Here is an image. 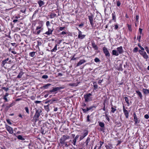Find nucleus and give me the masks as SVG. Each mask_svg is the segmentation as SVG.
<instances>
[{
  "instance_id": "obj_37",
  "label": "nucleus",
  "mask_w": 149,
  "mask_h": 149,
  "mask_svg": "<svg viewBox=\"0 0 149 149\" xmlns=\"http://www.w3.org/2000/svg\"><path fill=\"white\" fill-rule=\"evenodd\" d=\"M42 78L44 79H47L48 78V76L47 75H43L42 76Z\"/></svg>"
},
{
  "instance_id": "obj_11",
  "label": "nucleus",
  "mask_w": 149,
  "mask_h": 149,
  "mask_svg": "<svg viewBox=\"0 0 149 149\" xmlns=\"http://www.w3.org/2000/svg\"><path fill=\"white\" fill-rule=\"evenodd\" d=\"M117 50H118V52L119 54H121L123 52V48L122 46H120L118 47L117 48Z\"/></svg>"
},
{
  "instance_id": "obj_38",
  "label": "nucleus",
  "mask_w": 149,
  "mask_h": 149,
  "mask_svg": "<svg viewBox=\"0 0 149 149\" xmlns=\"http://www.w3.org/2000/svg\"><path fill=\"white\" fill-rule=\"evenodd\" d=\"M25 110L26 111V112L28 113L29 114V109H28V107H25Z\"/></svg>"
},
{
  "instance_id": "obj_43",
  "label": "nucleus",
  "mask_w": 149,
  "mask_h": 149,
  "mask_svg": "<svg viewBox=\"0 0 149 149\" xmlns=\"http://www.w3.org/2000/svg\"><path fill=\"white\" fill-rule=\"evenodd\" d=\"M51 33H50L49 32L47 31L45 33H44V34H47V35H50L51 34H52Z\"/></svg>"
},
{
  "instance_id": "obj_7",
  "label": "nucleus",
  "mask_w": 149,
  "mask_h": 149,
  "mask_svg": "<svg viewBox=\"0 0 149 149\" xmlns=\"http://www.w3.org/2000/svg\"><path fill=\"white\" fill-rule=\"evenodd\" d=\"M85 35L82 34L81 31L79 30L78 37L79 38L82 39L85 37Z\"/></svg>"
},
{
  "instance_id": "obj_32",
  "label": "nucleus",
  "mask_w": 149,
  "mask_h": 149,
  "mask_svg": "<svg viewBox=\"0 0 149 149\" xmlns=\"http://www.w3.org/2000/svg\"><path fill=\"white\" fill-rule=\"evenodd\" d=\"M48 29V31L50 33H52V32L53 31L54 29H52L50 28L49 27H47Z\"/></svg>"
},
{
  "instance_id": "obj_34",
  "label": "nucleus",
  "mask_w": 149,
  "mask_h": 149,
  "mask_svg": "<svg viewBox=\"0 0 149 149\" xmlns=\"http://www.w3.org/2000/svg\"><path fill=\"white\" fill-rule=\"evenodd\" d=\"M94 61L95 62H98L100 61V60L97 58H96L94 59Z\"/></svg>"
},
{
  "instance_id": "obj_19",
  "label": "nucleus",
  "mask_w": 149,
  "mask_h": 149,
  "mask_svg": "<svg viewBox=\"0 0 149 149\" xmlns=\"http://www.w3.org/2000/svg\"><path fill=\"white\" fill-rule=\"evenodd\" d=\"M134 120L135 123L136 124L138 122V119L135 114H134Z\"/></svg>"
},
{
  "instance_id": "obj_22",
  "label": "nucleus",
  "mask_w": 149,
  "mask_h": 149,
  "mask_svg": "<svg viewBox=\"0 0 149 149\" xmlns=\"http://www.w3.org/2000/svg\"><path fill=\"white\" fill-rule=\"evenodd\" d=\"M92 47L95 50H97L98 49L97 45L95 43H92Z\"/></svg>"
},
{
  "instance_id": "obj_36",
  "label": "nucleus",
  "mask_w": 149,
  "mask_h": 149,
  "mask_svg": "<svg viewBox=\"0 0 149 149\" xmlns=\"http://www.w3.org/2000/svg\"><path fill=\"white\" fill-rule=\"evenodd\" d=\"M2 89L6 91L7 92V91L8 90H9L8 88H6L5 87H3L2 88Z\"/></svg>"
},
{
  "instance_id": "obj_47",
  "label": "nucleus",
  "mask_w": 149,
  "mask_h": 149,
  "mask_svg": "<svg viewBox=\"0 0 149 149\" xmlns=\"http://www.w3.org/2000/svg\"><path fill=\"white\" fill-rule=\"evenodd\" d=\"M61 143L65 145V147H67L69 146L67 144V142H64V143Z\"/></svg>"
},
{
  "instance_id": "obj_28",
  "label": "nucleus",
  "mask_w": 149,
  "mask_h": 149,
  "mask_svg": "<svg viewBox=\"0 0 149 149\" xmlns=\"http://www.w3.org/2000/svg\"><path fill=\"white\" fill-rule=\"evenodd\" d=\"M7 106H6V109H8L9 108L13 106L12 104H7Z\"/></svg>"
},
{
  "instance_id": "obj_12",
  "label": "nucleus",
  "mask_w": 149,
  "mask_h": 149,
  "mask_svg": "<svg viewBox=\"0 0 149 149\" xmlns=\"http://www.w3.org/2000/svg\"><path fill=\"white\" fill-rule=\"evenodd\" d=\"M143 91L144 94L145 95H148L149 94V90L148 89L143 88Z\"/></svg>"
},
{
  "instance_id": "obj_1",
  "label": "nucleus",
  "mask_w": 149,
  "mask_h": 149,
  "mask_svg": "<svg viewBox=\"0 0 149 149\" xmlns=\"http://www.w3.org/2000/svg\"><path fill=\"white\" fill-rule=\"evenodd\" d=\"M92 95L91 94L89 93L86 94L84 95V98L85 101L86 102H88L92 100V98L91 97Z\"/></svg>"
},
{
  "instance_id": "obj_33",
  "label": "nucleus",
  "mask_w": 149,
  "mask_h": 149,
  "mask_svg": "<svg viewBox=\"0 0 149 149\" xmlns=\"http://www.w3.org/2000/svg\"><path fill=\"white\" fill-rule=\"evenodd\" d=\"M42 30H39L36 31V34L37 35H38L40 34V33L42 31Z\"/></svg>"
},
{
  "instance_id": "obj_41",
  "label": "nucleus",
  "mask_w": 149,
  "mask_h": 149,
  "mask_svg": "<svg viewBox=\"0 0 149 149\" xmlns=\"http://www.w3.org/2000/svg\"><path fill=\"white\" fill-rule=\"evenodd\" d=\"M46 25L47 27L50 25V22L49 21H47L46 23Z\"/></svg>"
},
{
  "instance_id": "obj_48",
  "label": "nucleus",
  "mask_w": 149,
  "mask_h": 149,
  "mask_svg": "<svg viewBox=\"0 0 149 149\" xmlns=\"http://www.w3.org/2000/svg\"><path fill=\"white\" fill-rule=\"evenodd\" d=\"M3 99L5 100V102H7L8 101V100L6 97L3 96Z\"/></svg>"
},
{
  "instance_id": "obj_21",
  "label": "nucleus",
  "mask_w": 149,
  "mask_h": 149,
  "mask_svg": "<svg viewBox=\"0 0 149 149\" xmlns=\"http://www.w3.org/2000/svg\"><path fill=\"white\" fill-rule=\"evenodd\" d=\"M17 138L22 140H24V139L21 135H18L17 136Z\"/></svg>"
},
{
  "instance_id": "obj_56",
  "label": "nucleus",
  "mask_w": 149,
  "mask_h": 149,
  "mask_svg": "<svg viewBox=\"0 0 149 149\" xmlns=\"http://www.w3.org/2000/svg\"><path fill=\"white\" fill-rule=\"evenodd\" d=\"M142 29L141 28H139V33H140V34H142Z\"/></svg>"
},
{
  "instance_id": "obj_61",
  "label": "nucleus",
  "mask_w": 149,
  "mask_h": 149,
  "mask_svg": "<svg viewBox=\"0 0 149 149\" xmlns=\"http://www.w3.org/2000/svg\"><path fill=\"white\" fill-rule=\"evenodd\" d=\"M77 58H75L74 57V56L72 58V60H76Z\"/></svg>"
},
{
  "instance_id": "obj_31",
  "label": "nucleus",
  "mask_w": 149,
  "mask_h": 149,
  "mask_svg": "<svg viewBox=\"0 0 149 149\" xmlns=\"http://www.w3.org/2000/svg\"><path fill=\"white\" fill-rule=\"evenodd\" d=\"M111 111L113 113H114L115 112V111L116 110V108H114L113 107H111Z\"/></svg>"
},
{
  "instance_id": "obj_59",
  "label": "nucleus",
  "mask_w": 149,
  "mask_h": 149,
  "mask_svg": "<svg viewBox=\"0 0 149 149\" xmlns=\"http://www.w3.org/2000/svg\"><path fill=\"white\" fill-rule=\"evenodd\" d=\"M79 136L78 135H77L74 139H75L77 140V139L79 138Z\"/></svg>"
},
{
  "instance_id": "obj_57",
  "label": "nucleus",
  "mask_w": 149,
  "mask_h": 149,
  "mask_svg": "<svg viewBox=\"0 0 149 149\" xmlns=\"http://www.w3.org/2000/svg\"><path fill=\"white\" fill-rule=\"evenodd\" d=\"M9 95V93H6L5 95H4L3 96L5 97H7Z\"/></svg>"
},
{
  "instance_id": "obj_26",
  "label": "nucleus",
  "mask_w": 149,
  "mask_h": 149,
  "mask_svg": "<svg viewBox=\"0 0 149 149\" xmlns=\"http://www.w3.org/2000/svg\"><path fill=\"white\" fill-rule=\"evenodd\" d=\"M57 45H55V46L54 47V48L51 50V52H56V51L57 50Z\"/></svg>"
},
{
  "instance_id": "obj_15",
  "label": "nucleus",
  "mask_w": 149,
  "mask_h": 149,
  "mask_svg": "<svg viewBox=\"0 0 149 149\" xmlns=\"http://www.w3.org/2000/svg\"><path fill=\"white\" fill-rule=\"evenodd\" d=\"M59 89V88L58 87H56L55 88H53V89L52 90L50 91V92H53L55 91H56Z\"/></svg>"
},
{
  "instance_id": "obj_3",
  "label": "nucleus",
  "mask_w": 149,
  "mask_h": 149,
  "mask_svg": "<svg viewBox=\"0 0 149 149\" xmlns=\"http://www.w3.org/2000/svg\"><path fill=\"white\" fill-rule=\"evenodd\" d=\"M70 136L68 135H63L60 139V142L61 143H64L65 141L69 139Z\"/></svg>"
},
{
  "instance_id": "obj_6",
  "label": "nucleus",
  "mask_w": 149,
  "mask_h": 149,
  "mask_svg": "<svg viewBox=\"0 0 149 149\" xmlns=\"http://www.w3.org/2000/svg\"><path fill=\"white\" fill-rule=\"evenodd\" d=\"M103 50L105 55L107 56H110V54L107 49L106 47H103Z\"/></svg>"
},
{
  "instance_id": "obj_23",
  "label": "nucleus",
  "mask_w": 149,
  "mask_h": 149,
  "mask_svg": "<svg viewBox=\"0 0 149 149\" xmlns=\"http://www.w3.org/2000/svg\"><path fill=\"white\" fill-rule=\"evenodd\" d=\"M23 74V72H20L18 75L17 76L18 78H20L22 77V75Z\"/></svg>"
},
{
  "instance_id": "obj_25",
  "label": "nucleus",
  "mask_w": 149,
  "mask_h": 149,
  "mask_svg": "<svg viewBox=\"0 0 149 149\" xmlns=\"http://www.w3.org/2000/svg\"><path fill=\"white\" fill-rule=\"evenodd\" d=\"M38 3L40 6H41L44 4V2L41 1H39L38 2Z\"/></svg>"
},
{
  "instance_id": "obj_44",
  "label": "nucleus",
  "mask_w": 149,
  "mask_h": 149,
  "mask_svg": "<svg viewBox=\"0 0 149 149\" xmlns=\"http://www.w3.org/2000/svg\"><path fill=\"white\" fill-rule=\"evenodd\" d=\"M88 17H89V19L90 22L93 21V18L92 17L89 16Z\"/></svg>"
},
{
  "instance_id": "obj_54",
  "label": "nucleus",
  "mask_w": 149,
  "mask_h": 149,
  "mask_svg": "<svg viewBox=\"0 0 149 149\" xmlns=\"http://www.w3.org/2000/svg\"><path fill=\"white\" fill-rule=\"evenodd\" d=\"M93 106H92V107H91L89 108H86L87 109V110H88V111L89 110H90L92 108H93Z\"/></svg>"
},
{
  "instance_id": "obj_20",
  "label": "nucleus",
  "mask_w": 149,
  "mask_h": 149,
  "mask_svg": "<svg viewBox=\"0 0 149 149\" xmlns=\"http://www.w3.org/2000/svg\"><path fill=\"white\" fill-rule=\"evenodd\" d=\"M99 123V125L101 127H104V125L103 123L102 122H98Z\"/></svg>"
},
{
  "instance_id": "obj_8",
  "label": "nucleus",
  "mask_w": 149,
  "mask_h": 149,
  "mask_svg": "<svg viewBox=\"0 0 149 149\" xmlns=\"http://www.w3.org/2000/svg\"><path fill=\"white\" fill-rule=\"evenodd\" d=\"M88 134V131L87 130H85L84 131V133L83 135L81 136L80 137V140H81L84 139L86 136Z\"/></svg>"
},
{
  "instance_id": "obj_16",
  "label": "nucleus",
  "mask_w": 149,
  "mask_h": 149,
  "mask_svg": "<svg viewBox=\"0 0 149 149\" xmlns=\"http://www.w3.org/2000/svg\"><path fill=\"white\" fill-rule=\"evenodd\" d=\"M51 85V84H49V83L47 84L46 85H44L43 86H42V87L41 88H44L45 89H47L48 87L49 86H50Z\"/></svg>"
},
{
  "instance_id": "obj_35",
  "label": "nucleus",
  "mask_w": 149,
  "mask_h": 149,
  "mask_svg": "<svg viewBox=\"0 0 149 149\" xmlns=\"http://www.w3.org/2000/svg\"><path fill=\"white\" fill-rule=\"evenodd\" d=\"M127 26H128V29L130 31H132V29L131 26L130 25L128 24L127 25Z\"/></svg>"
},
{
  "instance_id": "obj_30",
  "label": "nucleus",
  "mask_w": 149,
  "mask_h": 149,
  "mask_svg": "<svg viewBox=\"0 0 149 149\" xmlns=\"http://www.w3.org/2000/svg\"><path fill=\"white\" fill-rule=\"evenodd\" d=\"M125 101L127 104H129V100L128 98L127 97H125Z\"/></svg>"
},
{
  "instance_id": "obj_62",
  "label": "nucleus",
  "mask_w": 149,
  "mask_h": 149,
  "mask_svg": "<svg viewBox=\"0 0 149 149\" xmlns=\"http://www.w3.org/2000/svg\"><path fill=\"white\" fill-rule=\"evenodd\" d=\"M139 16H138V15H136V21H137L138 20V19H139Z\"/></svg>"
},
{
  "instance_id": "obj_55",
  "label": "nucleus",
  "mask_w": 149,
  "mask_h": 149,
  "mask_svg": "<svg viewBox=\"0 0 149 149\" xmlns=\"http://www.w3.org/2000/svg\"><path fill=\"white\" fill-rule=\"evenodd\" d=\"M141 38V35H140L139 36H138L137 37V39L139 40V41H140Z\"/></svg>"
},
{
  "instance_id": "obj_58",
  "label": "nucleus",
  "mask_w": 149,
  "mask_h": 149,
  "mask_svg": "<svg viewBox=\"0 0 149 149\" xmlns=\"http://www.w3.org/2000/svg\"><path fill=\"white\" fill-rule=\"evenodd\" d=\"M65 28V27H60L59 28V29L60 31H62Z\"/></svg>"
},
{
  "instance_id": "obj_17",
  "label": "nucleus",
  "mask_w": 149,
  "mask_h": 149,
  "mask_svg": "<svg viewBox=\"0 0 149 149\" xmlns=\"http://www.w3.org/2000/svg\"><path fill=\"white\" fill-rule=\"evenodd\" d=\"M9 58H8L2 61L1 65L2 66H4L5 64L6 63V62L9 60Z\"/></svg>"
},
{
  "instance_id": "obj_14",
  "label": "nucleus",
  "mask_w": 149,
  "mask_h": 149,
  "mask_svg": "<svg viewBox=\"0 0 149 149\" xmlns=\"http://www.w3.org/2000/svg\"><path fill=\"white\" fill-rule=\"evenodd\" d=\"M112 54L113 55L118 56L119 55V53L116 50H113L112 51Z\"/></svg>"
},
{
  "instance_id": "obj_9",
  "label": "nucleus",
  "mask_w": 149,
  "mask_h": 149,
  "mask_svg": "<svg viewBox=\"0 0 149 149\" xmlns=\"http://www.w3.org/2000/svg\"><path fill=\"white\" fill-rule=\"evenodd\" d=\"M86 61L84 60V59H82L80 60V61H79L77 63V66H79L85 62Z\"/></svg>"
},
{
  "instance_id": "obj_2",
  "label": "nucleus",
  "mask_w": 149,
  "mask_h": 149,
  "mask_svg": "<svg viewBox=\"0 0 149 149\" xmlns=\"http://www.w3.org/2000/svg\"><path fill=\"white\" fill-rule=\"evenodd\" d=\"M139 52L140 53V54L143 56L144 58L146 60H147L148 58V56L147 54L144 51H142L141 50H139Z\"/></svg>"
},
{
  "instance_id": "obj_24",
  "label": "nucleus",
  "mask_w": 149,
  "mask_h": 149,
  "mask_svg": "<svg viewBox=\"0 0 149 149\" xmlns=\"http://www.w3.org/2000/svg\"><path fill=\"white\" fill-rule=\"evenodd\" d=\"M56 14L55 13H52L50 15V18H54L56 16Z\"/></svg>"
},
{
  "instance_id": "obj_49",
  "label": "nucleus",
  "mask_w": 149,
  "mask_h": 149,
  "mask_svg": "<svg viewBox=\"0 0 149 149\" xmlns=\"http://www.w3.org/2000/svg\"><path fill=\"white\" fill-rule=\"evenodd\" d=\"M144 117L146 119H148L149 118V115H148V114H146L145 116H144Z\"/></svg>"
},
{
  "instance_id": "obj_27",
  "label": "nucleus",
  "mask_w": 149,
  "mask_h": 149,
  "mask_svg": "<svg viewBox=\"0 0 149 149\" xmlns=\"http://www.w3.org/2000/svg\"><path fill=\"white\" fill-rule=\"evenodd\" d=\"M35 52H33L30 53L29 55L31 57H33L35 55Z\"/></svg>"
},
{
  "instance_id": "obj_52",
  "label": "nucleus",
  "mask_w": 149,
  "mask_h": 149,
  "mask_svg": "<svg viewBox=\"0 0 149 149\" xmlns=\"http://www.w3.org/2000/svg\"><path fill=\"white\" fill-rule=\"evenodd\" d=\"M6 121L10 125H11L12 124L10 122V120L9 119H7L6 120Z\"/></svg>"
},
{
  "instance_id": "obj_10",
  "label": "nucleus",
  "mask_w": 149,
  "mask_h": 149,
  "mask_svg": "<svg viewBox=\"0 0 149 149\" xmlns=\"http://www.w3.org/2000/svg\"><path fill=\"white\" fill-rule=\"evenodd\" d=\"M123 110L124 113L126 117V118H128L129 116V113L127 110H126L125 109L124 106H123Z\"/></svg>"
},
{
  "instance_id": "obj_40",
  "label": "nucleus",
  "mask_w": 149,
  "mask_h": 149,
  "mask_svg": "<svg viewBox=\"0 0 149 149\" xmlns=\"http://www.w3.org/2000/svg\"><path fill=\"white\" fill-rule=\"evenodd\" d=\"M145 49L146 50L147 52V53L148 54H149V50L148 48V47H145Z\"/></svg>"
},
{
  "instance_id": "obj_63",
  "label": "nucleus",
  "mask_w": 149,
  "mask_h": 149,
  "mask_svg": "<svg viewBox=\"0 0 149 149\" xmlns=\"http://www.w3.org/2000/svg\"><path fill=\"white\" fill-rule=\"evenodd\" d=\"M118 28V26L117 25H116L115 26V29H117Z\"/></svg>"
},
{
  "instance_id": "obj_5",
  "label": "nucleus",
  "mask_w": 149,
  "mask_h": 149,
  "mask_svg": "<svg viewBox=\"0 0 149 149\" xmlns=\"http://www.w3.org/2000/svg\"><path fill=\"white\" fill-rule=\"evenodd\" d=\"M6 128L10 134H12L13 133V129L10 126L8 125H6Z\"/></svg>"
},
{
  "instance_id": "obj_45",
  "label": "nucleus",
  "mask_w": 149,
  "mask_h": 149,
  "mask_svg": "<svg viewBox=\"0 0 149 149\" xmlns=\"http://www.w3.org/2000/svg\"><path fill=\"white\" fill-rule=\"evenodd\" d=\"M138 50V48L137 47H135L133 49V52H136Z\"/></svg>"
},
{
  "instance_id": "obj_4",
  "label": "nucleus",
  "mask_w": 149,
  "mask_h": 149,
  "mask_svg": "<svg viewBox=\"0 0 149 149\" xmlns=\"http://www.w3.org/2000/svg\"><path fill=\"white\" fill-rule=\"evenodd\" d=\"M41 112V111H39L38 110L36 111V113L33 117V119H34L35 121L38 120V118L40 115V113Z\"/></svg>"
},
{
  "instance_id": "obj_64",
  "label": "nucleus",
  "mask_w": 149,
  "mask_h": 149,
  "mask_svg": "<svg viewBox=\"0 0 149 149\" xmlns=\"http://www.w3.org/2000/svg\"><path fill=\"white\" fill-rule=\"evenodd\" d=\"M94 87L95 88V89H96L97 88V85H96V84H95L94 85Z\"/></svg>"
},
{
  "instance_id": "obj_46",
  "label": "nucleus",
  "mask_w": 149,
  "mask_h": 149,
  "mask_svg": "<svg viewBox=\"0 0 149 149\" xmlns=\"http://www.w3.org/2000/svg\"><path fill=\"white\" fill-rule=\"evenodd\" d=\"M99 143H100V146L99 147H100V148H101L102 146V145L104 143V142H102L101 141H100L99 142Z\"/></svg>"
},
{
  "instance_id": "obj_13",
  "label": "nucleus",
  "mask_w": 149,
  "mask_h": 149,
  "mask_svg": "<svg viewBox=\"0 0 149 149\" xmlns=\"http://www.w3.org/2000/svg\"><path fill=\"white\" fill-rule=\"evenodd\" d=\"M42 25H39L36 27V29L35 32H36L37 31L39 30H43V29L42 28Z\"/></svg>"
},
{
  "instance_id": "obj_18",
  "label": "nucleus",
  "mask_w": 149,
  "mask_h": 149,
  "mask_svg": "<svg viewBox=\"0 0 149 149\" xmlns=\"http://www.w3.org/2000/svg\"><path fill=\"white\" fill-rule=\"evenodd\" d=\"M136 92L137 94L139 96L140 98L142 99V96L141 92L139 91H136Z\"/></svg>"
},
{
  "instance_id": "obj_42",
  "label": "nucleus",
  "mask_w": 149,
  "mask_h": 149,
  "mask_svg": "<svg viewBox=\"0 0 149 149\" xmlns=\"http://www.w3.org/2000/svg\"><path fill=\"white\" fill-rule=\"evenodd\" d=\"M113 19L114 20L116 19V16L114 13H112V14Z\"/></svg>"
},
{
  "instance_id": "obj_53",
  "label": "nucleus",
  "mask_w": 149,
  "mask_h": 149,
  "mask_svg": "<svg viewBox=\"0 0 149 149\" xmlns=\"http://www.w3.org/2000/svg\"><path fill=\"white\" fill-rule=\"evenodd\" d=\"M77 140L75 139H74L73 140V144L74 145H75L76 144V143Z\"/></svg>"
},
{
  "instance_id": "obj_50",
  "label": "nucleus",
  "mask_w": 149,
  "mask_h": 149,
  "mask_svg": "<svg viewBox=\"0 0 149 149\" xmlns=\"http://www.w3.org/2000/svg\"><path fill=\"white\" fill-rule=\"evenodd\" d=\"M117 5L118 6H120V2L119 1H117Z\"/></svg>"
},
{
  "instance_id": "obj_29",
  "label": "nucleus",
  "mask_w": 149,
  "mask_h": 149,
  "mask_svg": "<svg viewBox=\"0 0 149 149\" xmlns=\"http://www.w3.org/2000/svg\"><path fill=\"white\" fill-rule=\"evenodd\" d=\"M90 139L89 137H88L87 138V139L86 141V145H88V143L90 141Z\"/></svg>"
},
{
  "instance_id": "obj_60",
  "label": "nucleus",
  "mask_w": 149,
  "mask_h": 149,
  "mask_svg": "<svg viewBox=\"0 0 149 149\" xmlns=\"http://www.w3.org/2000/svg\"><path fill=\"white\" fill-rule=\"evenodd\" d=\"M41 102L40 101H35V102L36 103H37V104H38V103H40Z\"/></svg>"
},
{
  "instance_id": "obj_39",
  "label": "nucleus",
  "mask_w": 149,
  "mask_h": 149,
  "mask_svg": "<svg viewBox=\"0 0 149 149\" xmlns=\"http://www.w3.org/2000/svg\"><path fill=\"white\" fill-rule=\"evenodd\" d=\"M139 47L141 49V50L142 51H143L144 50V48L141 47L139 44H138V45Z\"/></svg>"
},
{
  "instance_id": "obj_51",
  "label": "nucleus",
  "mask_w": 149,
  "mask_h": 149,
  "mask_svg": "<svg viewBox=\"0 0 149 149\" xmlns=\"http://www.w3.org/2000/svg\"><path fill=\"white\" fill-rule=\"evenodd\" d=\"M89 115H88L87 116V120L88 122L90 121V119H89Z\"/></svg>"
}]
</instances>
